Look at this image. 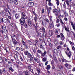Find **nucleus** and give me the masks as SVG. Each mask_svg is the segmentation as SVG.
<instances>
[{
    "label": "nucleus",
    "mask_w": 75,
    "mask_h": 75,
    "mask_svg": "<svg viewBox=\"0 0 75 75\" xmlns=\"http://www.w3.org/2000/svg\"><path fill=\"white\" fill-rule=\"evenodd\" d=\"M53 13L54 14H55L56 16H57V17L58 16V13H59V11L57 9H53Z\"/></svg>",
    "instance_id": "f257e3e1"
},
{
    "label": "nucleus",
    "mask_w": 75,
    "mask_h": 75,
    "mask_svg": "<svg viewBox=\"0 0 75 75\" xmlns=\"http://www.w3.org/2000/svg\"><path fill=\"white\" fill-rule=\"evenodd\" d=\"M12 40L13 44L11 45V46L12 47H15V46H16V44L18 43V42H17V40H16L15 39H13V40Z\"/></svg>",
    "instance_id": "f03ea898"
},
{
    "label": "nucleus",
    "mask_w": 75,
    "mask_h": 75,
    "mask_svg": "<svg viewBox=\"0 0 75 75\" xmlns=\"http://www.w3.org/2000/svg\"><path fill=\"white\" fill-rule=\"evenodd\" d=\"M38 53L41 54V56H42V57H44V56H45V55L47 54V51H44V53H42V52L40 50H38Z\"/></svg>",
    "instance_id": "7ed1b4c3"
},
{
    "label": "nucleus",
    "mask_w": 75,
    "mask_h": 75,
    "mask_svg": "<svg viewBox=\"0 0 75 75\" xmlns=\"http://www.w3.org/2000/svg\"><path fill=\"white\" fill-rule=\"evenodd\" d=\"M20 23L21 25H23L25 23V19H24L23 18H22L20 20Z\"/></svg>",
    "instance_id": "20e7f679"
},
{
    "label": "nucleus",
    "mask_w": 75,
    "mask_h": 75,
    "mask_svg": "<svg viewBox=\"0 0 75 75\" xmlns=\"http://www.w3.org/2000/svg\"><path fill=\"white\" fill-rule=\"evenodd\" d=\"M22 16L23 17L22 18L24 19H27V18H28L27 16L26 15H25V13L24 12H22Z\"/></svg>",
    "instance_id": "39448f33"
},
{
    "label": "nucleus",
    "mask_w": 75,
    "mask_h": 75,
    "mask_svg": "<svg viewBox=\"0 0 75 75\" xmlns=\"http://www.w3.org/2000/svg\"><path fill=\"white\" fill-rule=\"evenodd\" d=\"M28 25H29V26H30V27H31V26L33 25V24L31 22V21H30V20L28 21Z\"/></svg>",
    "instance_id": "423d86ee"
},
{
    "label": "nucleus",
    "mask_w": 75,
    "mask_h": 75,
    "mask_svg": "<svg viewBox=\"0 0 75 75\" xmlns=\"http://www.w3.org/2000/svg\"><path fill=\"white\" fill-rule=\"evenodd\" d=\"M50 27H52V28H54V22L52 21V23L50 24Z\"/></svg>",
    "instance_id": "0eeeda50"
},
{
    "label": "nucleus",
    "mask_w": 75,
    "mask_h": 75,
    "mask_svg": "<svg viewBox=\"0 0 75 75\" xmlns=\"http://www.w3.org/2000/svg\"><path fill=\"white\" fill-rule=\"evenodd\" d=\"M28 5H29L30 7H33L34 5V2H30L28 3Z\"/></svg>",
    "instance_id": "6e6552de"
},
{
    "label": "nucleus",
    "mask_w": 75,
    "mask_h": 75,
    "mask_svg": "<svg viewBox=\"0 0 75 75\" xmlns=\"http://www.w3.org/2000/svg\"><path fill=\"white\" fill-rule=\"evenodd\" d=\"M71 24L73 28V29H74V31H75V24H74V23H73V22H71Z\"/></svg>",
    "instance_id": "1a4fd4ad"
},
{
    "label": "nucleus",
    "mask_w": 75,
    "mask_h": 75,
    "mask_svg": "<svg viewBox=\"0 0 75 75\" xmlns=\"http://www.w3.org/2000/svg\"><path fill=\"white\" fill-rule=\"evenodd\" d=\"M65 2H66V4H67V5L68 6H69V3L70 1L68 0H65Z\"/></svg>",
    "instance_id": "9d476101"
},
{
    "label": "nucleus",
    "mask_w": 75,
    "mask_h": 75,
    "mask_svg": "<svg viewBox=\"0 0 75 75\" xmlns=\"http://www.w3.org/2000/svg\"><path fill=\"white\" fill-rule=\"evenodd\" d=\"M15 17L16 19H17V18H19L20 17V15H19V14H15Z\"/></svg>",
    "instance_id": "9b49d317"
},
{
    "label": "nucleus",
    "mask_w": 75,
    "mask_h": 75,
    "mask_svg": "<svg viewBox=\"0 0 75 75\" xmlns=\"http://www.w3.org/2000/svg\"><path fill=\"white\" fill-rule=\"evenodd\" d=\"M49 33L50 35H51V36H52L53 35V32L51 30H49Z\"/></svg>",
    "instance_id": "f8f14e48"
},
{
    "label": "nucleus",
    "mask_w": 75,
    "mask_h": 75,
    "mask_svg": "<svg viewBox=\"0 0 75 75\" xmlns=\"http://www.w3.org/2000/svg\"><path fill=\"white\" fill-rule=\"evenodd\" d=\"M67 55L69 57V58H71V56L72 55V54H71V52L70 51H69V53H68Z\"/></svg>",
    "instance_id": "ddd939ff"
},
{
    "label": "nucleus",
    "mask_w": 75,
    "mask_h": 75,
    "mask_svg": "<svg viewBox=\"0 0 75 75\" xmlns=\"http://www.w3.org/2000/svg\"><path fill=\"white\" fill-rule=\"evenodd\" d=\"M2 28L3 30L4 29V31H7V29H6V26H2Z\"/></svg>",
    "instance_id": "4468645a"
},
{
    "label": "nucleus",
    "mask_w": 75,
    "mask_h": 75,
    "mask_svg": "<svg viewBox=\"0 0 75 75\" xmlns=\"http://www.w3.org/2000/svg\"><path fill=\"white\" fill-rule=\"evenodd\" d=\"M31 57H32V55L31 53H29L27 55V57L28 58H30Z\"/></svg>",
    "instance_id": "2eb2a0df"
},
{
    "label": "nucleus",
    "mask_w": 75,
    "mask_h": 75,
    "mask_svg": "<svg viewBox=\"0 0 75 75\" xmlns=\"http://www.w3.org/2000/svg\"><path fill=\"white\" fill-rule=\"evenodd\" d=\"M27 41L28 42V43L29 45H32L33 44V42H32L31 41L28 40Z\"/></svg>",
    "instance_id": "dca6fc26"
},
{
    "label": "nucleus",
    "mask_w": 75,
    "mask_h": 75,
    "mask_svg": "<svg viewBox=\"0 0 75 75\" xmlns=\"http://www.w3.org/2000/svg\"><path fill=\"white\" fill-rule=\"evenodd\" d=\"M18 1L17 0H15L14 1V4H16V5L18 4Z\"/></svg>",
    "instance_id": "f3484780"
},
{
    "label": "nucleus",
    "mask_w": 75,
    "mask_h": 75,
    "mask_svg": "<svg viewBox=\"0 0 75 75\" xmlns=\"http://www.w3.org/2000/svg\"><path fill=\"white\" fill-rule=\"evenodd\" d=\"M8 38V36H7V34H6L5 35H4V38Z\"/></svg>",
    "instance_id": "a211bd4d"
},
{
    "label": "nucleus",
    "mask_w": 75,
    "mask_h": 75,
    "mask_svg": "<svg viewBox=\"0 0 75 75\" xmlns=\"http://www.w3.org/2000/svg\"><path fill=\"white\" fill-rule=\"evenodd\" d=\"M38 18V17L37 16H35L34 18V20H35V21L36 22V21H37V19Z\"/></svg>",
    "instance_id": "6ab92c4d"
},
{
    "label": "nucleus",
    "mask_w": 75,
    "mask_h": 75,
    "mask_svg": "<svg viewBox=\"0 0 75 75\" xmlns=\"http://www.w3.org/2000/svg\"><path fill=\"white\" fill-rule=\"evenodd\" d=\"M64 28H65V31H66L67 32H69V30H68V29H67V28L66 27V26H65Z\"/></svg>",
    "instance_id": "aec40b11"
},
{
    "label": "nucleus",
    "mask_w": 75,
    "mask_h": 75,
    "mask_svg": "<svg viewBox=\"0 0 75 75\" xmlns=\"http://www.w3.org/2000/svg\"><path fill=\"white\" fill-rule=\"evenodd\" d=\"M63 6L64 8H66V4H65V2H64L63 4Z\"/></svg>",
    "instance_id": "412c9836"
},
{
    "label": "nucleus",
    "mask_w": 75,
    "mask_h": 75,
    "mask_svg": "<svg viewBox=\"0 0 75 75\" xmlns=\"http://www.w3.org/2000/svg\"><path fill=\"white\" fill-rule=\"evenodd\" d=\"M50 68H51V67H50V65H48L47 66L46 69H50Z\"/></svg>",
    "instance_id": "4be33fe9"
},
{
    "label": "nucleus",
    "mask_w": 75,
    "mask_h": 75,
    "mask_svg": "<svg viewBox=\"0 0 75 75\" xmlns=\"http://www.w3.org/2000/svg\"><path fill=\"white\" fill-rule=\"evenodd\" d=\"M5 50H6V52H8V51L10 50V49L8 47L5 49Z\"/></svg>",
    "instance_id": "5701e85b"
},
{
    "label": "nucleus",
    "mask_w": 75,
    "mask_h": 75,
    "mask_svg": "<svg viewBox=\"0 0 75 75\" xmlns=\"http://www.w3.org/2000/svg\"><path fill=\"white\" fill-rule=\"evenodd\" d=\"M11 38H12V40H15V39L14 38V35H12L11 36Z\"/></svg>",
    "instance_id": "b1692460"
},
{
    "label": "nucleus",
    "mask_w": 75,
    "mask_h": 75,
    "mask_svg": "<svg viewBox=\"0 0 75 75\" xmlns=\"http://www.w3.org/2000/svg\"><path fill=\"white\" fill-rule=\"evenodd\" d=\"M42 25H45L46 24V23H45V22H43V21H42Z\"/></svg>",
    "instance_id": "393cba45"
},
{
    "label": "nucleus",
    "mask_w": 75,
    "mask_h": 75,
    "mask_svg": "<svg viewBox=\"0 0 75 75\" xmlns=\"http://www.w3.org/2000/svg\"><path fill=\"white\" fill-rule=\"evenodd\" d=\"M14 57L15 59V60H16V59H18L17 55H15Z\"/></svg>",
    "instance_id": "a878e982"
},
{
    "label": "nucleus",
    "mask_w": 75,
    "mask_h": 75,
    "mask_svg": "<svg viewBox=\"0 0 75 75\" xmlns=\"http://www.w3.org/2000/svg\"><path fill=\"white\" fill-rule=\"evenodd\" d=\"M54 43L55 45H57L58 44V42L57 41V40H55L54 41Z\"/></svg>",
    "instance_id": "bb28decb"
},
{
    "label": "nucleus",
    "mask_w": 75,
    "mask_h": 75,
    "mask_svg": "<svg viewBox=\"0 0 75 75\" xmlns=\"http://www.w3.org/2000/svg\"><path fill=\"white\" fill-rule=\"evenodd\" d=\"M40 48H41L42 49V50H44V48L43 47V46H42V45H40Z\"/></svg>",
    "instance_id": "cd10ccee"
},
{
    "label": "nucleus",
    "mask_w": 75,
    "mask_h": 75,
    "mask_svg": "<svg viewBox=\"0 0 75 75\" xmlns=\"http://www.w3.org/2000/svg\"><path fill=\"white\" fill-rule=\"evenodd\" d=\"M37 71L38 73V74H40V72H41V70H40L39 69H38L37 70Z\"/></svg>",
    "instance_id": "c85d7f7f"
},
{
    "label": "nucleus",
    "mask_w": 75,
    "mask_h": 75,
    "mask_svg": "<svg viewBox=\"0 0 75 75\" xmlns=\"http://www.w3.org/2000/svg\"><path fill=\"white\" fill-rule=\"evenodd\" d=\"M54 61L52 60L51 62V64L52 65H54Z\"/></svg>",
    "instance_id": "c756f323"
},
{
    "label": "nucleus",
    "mask_w": 75,
    "mask_h": 75,
    "mask_svg": "<svg viewBox=\"0 0 75 75\" xmlns=\"http://www.w3.org/2000/svg\"><path fill=\"white\" fill-rule=\"evenodd\" d=\"M34 60L36 62H37L38 61V59H37V58H36L34 57Z\"/></svg>",
    "instance_id": "7c9ffc66"
},
{
    "label": "nucleus",
    "mask_w": 75,
    "mask_h": 75,
    "mask_svg": "<svg viewBox=\"0 0 75 75\" xmlns=\"http://www.w3.org/2000/svg\"><path fill=\"white\" fill-rule=\"evenodd\" d=\"M52 4L51 3V0H50L49 1V4L48 5L49 6H51Z\"/></svg>",
    "instance_id": "2f4dec72"
},
{
    "label": "nucleus",
    "mask_w": 75,
    "mask_h": 75,
    "mask_svg": "<svg viewBox=\"0 0 75 75\" xmlns=\"http://www.w3.org/2000/svg\"><path fill=\"white\" fill-rule=\"evenodd\" d=\"M69 43L71 45H74V43L72 42H71V41H69Z\"/></svg>",
    "instance_id": "473e14b6"
},
{
    "label": "nucleus",
    "mask_w": 75,
    "mask_h": 75,
    "mask_svg": "<svg viewBox=\"0 0 75 75\" xmlns=\"http://www.w3.org/2000/svg\"><path fill=\"white\" fill-rule=\"evenodd\" d=\"M60 21L61 24H62V25H64V22L62 21V19H60Z\"/></svg>",
    "instance_id": "72a5a7b5"
},
{
    "label": "nucleus",
    "mask_w": 75,
    "mask_h": 75,
    "mask_svg": "<svg viewBox=\"0 0 75 75\" xmlns=\"http://www.w3.org/2000/svg\"><path fill=\"white\" fill-rule=\"evenodd\" d=\"M3 59H4V60H5V61L6 62H7V61H8V60H7V59L4 57H3Z\"/></svg>",
    "instance_id": "f704fd0d"
},
{
    "label": "nucleus",
    "mask_w": 75,
    "mask_h": 75,
    "mask_svg": "<svg viewBox=\"0 0 75 75\" xmlns=\"http://www.w3.org/2000/svg\"><path fill=\"white\" fill-rule=\"evenodd\" d=\"M59 1H57L56 2V4L57 6H59Z\"/></svg>",
    "instance_id": "c9c22d12"
},
{
    "label": "nucleus",
    "mask_w": 75,
    "mask_h": 75,
    "mask_svg": "<svg viewBox=\"0 0 75 75\" xmlns=\"http://www.w3.org/2000/svg\"><path fill=\"white\" fill-rule=\"evenodd\" d=\"M64 39H65V37H61V39L62 41H64Z\"/></svg>",
    "instance_id": "e433bc0d"
},
{
    "label": "nucleus",
    "mask_w": 75,
    "mask_h": 75,
    "mask_svg": "<svg viewBox=\"0 0 75 75\" xmlns=\"http://www.w3.org/2000/svg\"><path fill=\"white\" fill-rule=\"evenodd\" d=\"M61 46L60 45H59L57 47V50H59V48H61Z\"/></svg>",
    "instance_id": "4c0bfd02"
},
{
    "label": "nucleus",
    "mask_w": 75,
    "mask_h": 75,
    "mask_svg": "<svg viewBox=\"0 0 75 75\" xmlns=\"http://www.w3.org/2000/svg\"><path fill=\"white\" fill-rule=\"evenodd\" d=\"M4 10H5V11H6V12H7V8H6L5 7L4 8Z\"/></svg>",
    "instance_id": "58836bf2"
},
{
    "label": "nucleus",
    "mask_w": 75,
    "mask_h": 75,
    "mask_svg": "<svg viewBox=\"0 0 75 75\" xmlns=\"http://www.w3.org/2000/svg\"><path fill=\"white\" fill-rule=\"evenodd\" d=\"M3 23H7V19H5L4 20Z\"/></svg>",
    "instance_id": "ea45409f"
},
{
    "label": "nucleus",
    "mask_w": 75,
    "mask_h": 75,
    "mask_svg": "<svg viewBox=\"0 0 75 75\" xmlns=\"http://www.w3.org/2000/svg\"><path fill=\"white\" fill-rule=\"evenodd\" d=\"M62 17V16H61V14H59L58 17V18H61Z\"/></svg>",
    "instance_id": "a19ab883"
},
{
    "label": "nucleus",
    "mask_w": 75,
    "mask_h": 75,
    "mask_svg": "<svg viewBox=\"0 0 75 75\" xmlns=\"http://www.w3.org/2000/svg\"><path fill=\"white\" fill-rule=\"evenodd\" d=\"M9 69L11 71H12V72H13L14 71V70L13 69V68H12V67L9 68Z\"/></svg>",
    "instance_id": "79ce46f5"
},
{
    "label": "nucleus",
    "mask_w": 75,
    "mask_h": 75,
    "mask_svg": "<svg viewBox=\"0 0 75 75\" xmlns=\"http://www.w3.org/2000/svg\"><path fill=\"white\" fill-rule=\"evenodd\" d=\"M2 62H3V59L0 58V63H2Z\"/></svg>",
    "instance_id": "37998d69"
},
{
    "label": "nucleus",
    "mask_w": 75,
    "mask_h": 75,
    "mask_svg": "<svg viewBox=\"0 0 75 75\" xmlns=\"http://www.w3.org/2000/svg\"><path fill=\"white\" fill-rule=\"evenodd\" d=\"M43 61L45 62L47 61V59L46 58H44L42 59Z\"/></svg>",
    "instance_id": "c03bdc74"
},
{
    "label": "nucleus",
    "mask_w": 75,
    "mask_h": 75,
    "mask_svg": "<svg viewBox=\"0 0 75 75\" xmlns=\"http://www.w3.org/2000/svg\"><path fill=\"white\" fill-rule=\"evenodd\" d=\"M59 68H60V69H62L63 68V66L60 65L59 66Z\"/></svg>",
    "instance_id": "a18cd8bd"
},
{
    "label": "nucleus",
    "mask_w": 75,
    "mask_h": 75,
    "mask_svg": "<svg viewBox=\"0 0 75 75\" xmlns=\"http://www.w3.org/2000/svg\"><path fill=\"white\" fill-rule=\"evenodd\" d=\"M8 0V2L10 3H12V2L13 1V0Z\"/></svg>",
    "instance_id": "49530a36"
},
{
    "label": "nucleus",
    "mask_w": 75,
    "mask_h": 75,
    "mask_svg": "<svg viewBox=\"0 0 75 75\" xmlns=\"http://www.w3.org/2000/svg\"><path fill=\"white\" fill-rule=\"evenodd\" d=\"M32 13H33V14H34V15H35V16H36V14H35V12L34 11H32Z\"/></svg>",
    "instance_id": "de8ad7c7"
},
{
    "label": "nucleus",
    "mask_w": 75,
    "mask_h": 75,
    "mask_svg": "<svg viewBox=\"0 0 75 75\" xmlns=\"http://www.w3.org/2000/svg\"><path fill=\"white\" fill-rule=\"evenodd\" d=\"M41 11L42 13H44V8L42 9Z\"/></svg>",
    "instance_id": "09e8293b"
},
{
    "label": "nucleus",
    "mask_w": 75,
    "mask_h": 75,
    "mask_svg": "<svg viewBox=\"0 0 75 75\" xmlns=\"http://www.w3.org/2000/svg\"><path fill=\"white\" fill-rule=\"evenodd\" d=\"M25 55H28V54H29V53H28V52L27 51H25Z\"/></svg>",
    "instance_id": "8fccbe9b"
},
{
    "label": "nucleus",
    "mask_w": 75,
    "mask_h": 75,
    "mask_svg": "<svg viewBox=\"0 0 75 75\" xmlns=\"http://www.w3.org/2000/svg\"><path fill=\"white\" fill-rule=\"evenodd\" d=\"M45 20L46 21V22H47V23H49V20L48 19H45Z\"/></svg>",
    "instance_id": "3c124183"
},
{
    "label": "nucleus",
    "mask_w": 75,
    "mask_h": 75,
    "mask_svg": "<svg viewBox=\"0 0 75 75\" xmlns=\"http://www.w3.org/2000/svg\"><path fill=\"white\" fill-rule=\"evenodd\" d=\"M30 59L31 61H33V59H34V58H33V57H30Z\"/></svg>",
    "instance_id": "603ef678"
},
{
    "label": "nucleus",
    "mask_w": 75,
    "mask_h": 75,
    "mask_svg": "<svg viewBox=\"0 0 75 75\" xmlns=\"http://www.w3.org/2000/svg\"><path fill=\"white\" fill-rule=\"evenodd\" d=\"M72 49L74 51H75V47H74V46H73V47H72Z\"/></svg>",
    "instance_id": "864d4df0"
},
{
    "label": "nucleus",
    "mask_w": 75,
    "mask_h": 75,
    "mask_svg": "<svg viewBox=\"0 0 75 75\" xmlns=\"http://www.w3.org/2000/svg\"><path fill=\"white\" fill-rule=\"evenodd\" d=\"M22 42L23 44V45H25V42H24V41L23 40L22 41Z\"/></svg>",
    "instance_id": "5fc2aeb1"
},
{
    "label": "nucleus",
    "mask_w": 75,
    "mask_h": 75,
    "mask_svg": "<svg viewBox=\"0 0 75 75\" xmlns=\"http://www.w3.org/2000/svg\"><path fill=\"white\" fill-rule=\"evenodd\" d=\"M68 65H69V64H68V63H66L65 64V66L66 67H68Z\"/></svg>",
    "instance_id": "6e6d98bb"
},
{
    "label": "nucleus",
    "mask_w": 75,
    "mask_h": 75,
    "mask_svg": "<svg viewBox=\"0 0 75 75\" xmlns=\"http://www.w3.org/2000/svg\"><path fill=\"white\" fill-rule=\"evenodd\" d=\"M47 12L48 13V14H49L50 13V11L49 10V9H47Z\"/></svg>",
    "instance_id": "4d7b16f0"
},
{
    "label": "nucleus",
    "mask_w": 75,
    "mask_h": 75,
    "mask_svg": "<svg viewBox=\"0 0 75 75\" xmlns=\"http://www.w3.org/2000/svg\"><path fill=\"white\" fill-rule=\"evenodd\" d=\"M24 46L25 48H26V49H27V48H28V46H27V45H24Z\"/></svg>",
    "instance_id": "13d9d810"
},
{
    "label": "nucleus",
    "mask_w": 75,
    "mask_h": 75,
    "mask_svg": "<svg viewBox=\"0 0 75 75\" xmlns=\"http://www.w3.org/2000/svg\"><path fill=\"white\" fill-rule=\"evenodd\" d=\"M42 31L43 32H45V28H44V27H42Z\"/></svg>",
    "instance_id": "bf43d9fd"
},
{
    "label": "nucleus",
    "mask_w": 75,
    "mask_h": 75,
    "mask_svg": "<svg viewBox=\"0 0 75 75\" xmlns=\"http://www.w3.org/2000/svg\"><path fill=\"white\" fill-rule=\"evenodd\" d=\"M47 41L48 42H50L51 41V39L50 38H48V39H47Z\"/></svg>",
    "instance_id": "052dcab7"
},
{
    "label": "nucleus",
    "mask_w": 75,
    "mask_h": 75,
    "mask_svg": "<svg viewBox=\"0 0 75 75\" xmlns=\"http://www.w3.org/2000/svg\"><path fill=\"white\" fill-rule=\"evenodd\" d=\"M16 49L17 51H20V48L16 47Z\"/></svg>",
    "instance_id": "680f3d73"
},
{
    "label": "nucleus",
    "mask_w": 75,
    "mask_h": 75,
    "mask_svg": "<svg viewBox=\"0 0 75 75\" xmlns=\"http://www.w3.org/2000/svg\"><path fill=\"white\" fill-rule=\"evenodd\" d=\"M30 71V72H32V73H34V72H33V69H31L30 70H29Z\"/></svg>",
    "instance_id": "e2e57ef3"
},
{
    "label": "nucleus",
    "mask_w": 75,
    "mask_h": 75,
    "mask_svg": "<svg viewBox=\"0 0 75 75\" xmlns=\"http://www.w3.org/2000/svg\"><path fill=\"white\" fill-rule=\"evenodd\" d=\"M52 69H55V66H54V65H52Z\"/></svg>",
    "instance_id": "0e129e2a"
},
{
    "label": "nucleus",
    "mask_w": 75,
    "mask_h": 75,
    "mask_svg": "<svg viewBox=\"0 0 75 75\" xmlns=\"http://www.w3.org/2000/svg\"><path fill=\"white\" fill-rule=\"evenodd\" d=\"M56 26L57 27H59V26H60V24H56Z\"/></svg>",
    "instance_id": "69168bd1"
},
{
    "label": "nucleus",
    "mask_w": 75,
    "mask_h": 75,
    "mask_svg": "<svg viewBox=\"0 0 75 75\" xmlns=\"http://www.w3.org/2000/svg\"><path fill=\"white\" fill-rule=\"evenodd\" d=\"M36 52V50H35V47H34V49L33 50V52H34V53H35V52Z\"/></svg>",
    "instance_id": "338daca9"
},
{
    "label": "nucleus",
    "mask_w": 75,
    "mask_h": 75,
    "mask_svg": "<svg viewBox=\"0 0 75 75\" xmlns=\"http://www.w3.org/2000/svg\"><path fill=\"white\" fill-rule=\"evenodd\" d=\"M0 32L3 34V33H4V31L3 30H0Z\"/></svg>",
    "instance_id": "774afa93"
}]
</instances>
